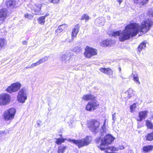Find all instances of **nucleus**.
Wrapping results in <instances>:
<instances>
[{"label":"nucleus","instance_id":"obj_1","mask_svg":"<svg viewBox=\"0 0 153 153\" xmlns=\"http://www.w3.org/2000/svg\"><path fill=\"white\" fill-rule=\"evenodd\" d=\"M130 25L134 36L139 32L144 33L148 32L153 25V21L151 19H148L143 21L141 26L136 23H131Z\"/></svg>","mask_w":153,"mask_h":153},{"label":"nucleus","instance_id":"obj_2","mask_svg":"<svg viewBox=\"0 0 153 153\" xmlns=\"http://www.w3.org/2000/svg\"><path fill=\"white\" fill-rule=\"evenodd\" d=\"M130 24L128 25L123 31H117L111 32V35L114 37L119 36L120 41H123L128 39L130 37L134 36Z\"/></svg>","mask_w":153,"mask_h":153},{"label":"nucleus","instance_id":"obj_3","mask_svg":"<svg viewBox=\"0 0 153 153\" xmlns=\"http://www.w3.org/2000/svg\"><path fill=\"white\" fill-rule=\"evenodd\" d=\"M114 138L111 135L108 134L106 135L104 138L101 137L98 138L96 140V142L98 144V146L101 150H104L105 148L102 146H107L110 144L114 140Z\"/></svg>","mask_w":153,"mask_h":153},{"label":"nucleus","instance_id":"obj_4","mask_svg":"<svg viewBox=\"0 0 153 153\" xmlns=\"http://www.w3.org/2000/svg\"><path fill=\"white\" fill-rule=\"evenodd\" d=\"M27 89L23 88L19 90L17 96V100L21 103H24L27 99Z\"/></svg>","mask_w":153,"mask_h":153},{"label":"nucleus","instance_id":"obj_5","mask_svg":"<svg viewBox=\"0 0 153 153\" xmlns=\"http://www.w3.org/2000/svg\"><path fill=\"white\" fill-rule=\"evenodd\" d=\"M16 110L14 108H11L5 111L3 116L6 121H11L14 117Z\"/></svg>","mask_w":153,"mask_h":153},{"label":"nucleus","instance_id":"obj_6","mask_svg":"<svg viewBox=\"0 0 153 153\" xmlns=\"http://www.w3.org/2000/svg\"><path fill=\"white\" fill-rule=\"evenodd\" d=\"M97 53V49L87 46L85 49L84 55L87 58H90L92 56L96 55Z\"/></svg>","mask_w":153,"mask_h":153},{"label":"nucleus","instance_id":"obj_7","mask_svg":"<svg viewBox=\"0 0 153 153\" xmlns=\"http://www.w3.org/2000/svg\"><path fill=\"white\" fill-rule=\"evenodd\" d=\"M21 85L19 82L14 83L9 86L7 89V91L10 93L17 91L20 89Z\"/></svg>","mask_w":153,"mask_h":153},{"label":"nucleus","instance_id":"obj_8","mask_svg":"<svg viewBox=\"0 0 153 153\" xmlns=\"http://www.w3.org/2000/svg\"><path fill=\"white\" fill-rule=\"evenodd\" d=\"M10 101V97L8 94H3L0 95V105H5L9 103Z\"/></svg>","mask_w":153,"mask_h":153},{"label":"nucleus","instance_id":"obj_9","mask_svg":"<svg viewBox=\"0 0 153 153\" xmlns=\"http://www.w3.org/2000/svg\"><path fill=\"white\" fill-rule=\"evenodd\" d=\"M99 104L95 101L88 102L86 105L85 109L87 111H94L97 108Z\"/></svg>","mask_w":153,"mask_h":153},{"label":"nucleus","instance_id":"obj_10","mask_svg":"<svg viewBox=\"0 0 153 153\" xmlns=\"http://www.w3.org/2000/svg\"><path fill=\"white\" fill-rule=\"evenodd\" d=\"M99 123L96 120H92L88 122V127L92 131H96L98 129Z\"/></svg>","mask_w":153,"mask_h":153},{"label":"nucleus","instance_id":"obj_11","mask_svg":"<svg viewBox=\"0 0 153 153\" xmlns=\"http://www.w3.org/2000/svg\"><path fill=\"white\" fill-rule=\"evenodd\" d=\"M148 111L146 110L140 111L136 119L137 121H140L145 120L148 116Z\"/></svg>","mask_w":153,"mask_h":153},{"label":"nucleus","instance_id":"obj_12","mask_svg":"<svg viewBox=\"0 0 153 153\" xmlns=\"http://www.w3.org/2000/svg\"><path fill=\"white\" fill-rule=\"evenodd\" d=\"M7 11L6 8L0 7V22L2 23L6 19L7 16Z\"/></svg>","mask_w":153,"mask_h":153},{"label":"nucleus","instance_id":"obj_13","mask_svg":"<svg viewBox=\"0 0 153 153\" xmlns=\"http://www.w3.org/2000/svg\"><path fill=\"white\" fill-rule=\"evenodd\" d=\"M42 6V4H35L34 7L33 8H31L32 13L36 15L40 14V10Z\"/></svg>","mask_w":153,"mask_h":153},{"label":"nucleus","instance_id":"obj_14","mask_svg":"<svg viewBox=\"0 0 153 153\" xmlns=\"http://www.w3.org/2000/svg\"><path fill=\"white\" fill-rule=\"evenodd\" d=\"M68 141L75 144L76 146H77L79 148L83 147L81 139L76 140L69 139L68 140Z\"/></svg>","mask_w":153,"mask_h":153},{"label":"nucleus","instance_id":"obj_15","mask_svg":"<svg viewBox=\"0 0 153 153\" xmlns=\"http://www.w3.org/2000/svg\"><path fill=\"white\" fill-rule=\"evenodd\" d=\"M79 26L78 25H76L73 28L71 32V39L73 40L75 37L79 32Z\"/></svg>","mask_w":153,"mask_h":153},{"label":"nucleus","instance_id":"obj_16","mask_svg":"<svg viewBox=\"0 0 153 153\" xmlns=\"http://www.w3.org/2000/svg\"><path fill=\"white\" fill-rule=\"evenodd\" d=\"M68 27L66 24H64L58 26L56 30V35H58L59 33L66 29Z\"/></svg>","mask_w":153,"mask_h":153},{"label":"nucleus","instance_id":"obj_17","mask_svg":"<svg viewBox=\"0 0 153 153\" xmlns=\"http://www.w3.org/2000/svg\"><path fill=\"white\" fill-rule=\"evenodd\" d=\"M83 147L89 145L91 141V137L87 136L85 138L81 139Z\"/></svg>","mask_w":153,"mask_h":153},{"label":"nucleus","instance_id":"obj_18","mask_svg":"<svg viewBox=\"0 0 153 153\" xmlns=\"http://www.w3.org/2000/svg\"><path fill=\"white\" fill-rule=\"evenodd\" d=\"M105 19L104 17H100L97 19L95 21V23L100 26L103 25H104Z\"/></svg>","mask_w":153,"mask_h":153},{"label":"nucleus","instance_id":"obj_19","mask_svg":"<svg viewBox=\"0 0 153 153\" xmlns=\"http://www.w3.org/2000/svg\"><path fill=\"white\" fill-rule=\"evenodd\" d=\"M100 70L101 72L107 75H111L113 74L112 71L109 68H102L100 69Z\"/></svg>","mask_w":153,"mask_h":153},{"label":"nucleus","instance_id":"obj_20","mask_svg":"<svg viewBox=\"0 0 153 153\" xmlns=\"http://www.w3.org/2000/svg\"><path fill=\"white\" fill-rule=\"evenodd\" d=\"M106 121V120H105L104 123L100 130V133L102 135H104L106 133V132L107 131V126L105 124Z\"/></svg>","mask_w":153,"mask_h":153},{"label":"nucleus","instance_id":"obj_21","mask_svg":"<svg viewBox=\"0 0 153 153\" xmlns=\"http://www.w3.org/2000/svg\"><path fill=\"white\" fill-rule=\"evenodd\" d=\"M112 40L110 39H108L101 42V45L103 47L107 46L111 44Z\"/></svg>","mask_w":153,"mask_h":153},{"label":"nucleus","instance_id":"obj_22","mask_svg":"<svg viewBox=\"0 0 153 153\" xmlns=\"http://www.w3.org/2000/svg\"><path fill=\"white\" fill-rule=\"evenodd\" d=\"M49 15V13H47L45 15L39 17L38 19V22L41 25H44L45 22V18Z\"/></svg>","mask_w":153,"mask_h":153},{"label":"nucleus","instance_id":"obj_23","mask_svg":"<svg viewBox=\"0 0 153 153\" xmlns=\"http://www.w3.org/2000/svg\"><path fill=\"white\" fill-rule=\"evenodd\" d=\"M16 1L15 0H9L6 3L7 7H10L11 8H13L16 5Z\"/></svg>","mask_w":153,"mask_h":153},{"label":"nucleus","instance_id":"obj_24","mask_svg":"<svg viewBox=\"0 0 153 153\" xmlns=\"http://www.w3.org/2000/svg\"><path fill=\"white\" fill-rule=\"evenodd\" d=\"M94 97V96L91 94H85L84 95L82 99L84 100L88 101L90 100H93Z\"/></svg>","mask_w":153,"mask_h":153},{"label":"nucleus","instance_id":"obj_25","mask_svg":"<svg viewBox=\"0 0 153 153\" xmlns=\"http://www.w3.org/2000/svg\"><path fill=\"white\" fill-rule=\"evenodd\" d=\"M134 2L136 4L141 5L146 4L149 0H133Z\"/></svg>","mask_w":153,"mask_h":153},{"label":"nucleus","instance_id":"obj_26","mask_svg":"<svg viewBox=\"0 0 153 153\" xmlns=\"http://www.w3.org/2000/svg\"><path fill=\"white\" fill-rule=\"evenodd\" d=\"M153 146L149 145L143 147V150L145 152H148L152 150Z\"/></svg>","mask_w":153,"mask_h":153},{"label":"nucleus","instance_id":"obj_27","mask_svg":"<svg viewBox=\"0 0 153 153\" xmlns=\"http://www.w3.org/2000/svg\"><path fill=\"white\" fill-rule=\"evenodd\" d=\"M126 94L128 95V97L129 98L134 96L135 94L134 92L131 88L129 89L126 92Z\"/></svg>","mask_w":153,"mask_h":153},{"label":"nucleus","instance_id":"obj_28","mask_svg":"<svg viewBox=\"0 0 153 153\" xmlns=\"http://www.w3.org/2000/svg\"><path fill=\"white\" fill-rule=\"evenodd\" d=\"M6 42L4 39L0 38V50L4 47Z\"/></svg>","mask_w":153,"mask_h":153},{"label":"nucleus","instance_id":"obj_29","mask_svg":"<svg viewBox=\"0 0 153 153\" xmlns=\"http://www.w3.org/2000/svg\"><path fill=\"white\" fill-rule=\"evenodd\" d=\"M146 124L148 128L153 129V124L151 121L148 120H146Z\"/></svg>","mask_w":153,"mask_h":153},{"label":"nucleus","instance_id":"obj_30","mask_svg":"<svg viewBox=\"0 0 153 153\" xmlns=\"http://www.w3.org/2000/svg\"><path fill=\"white\" fill-rule=\"evenodd\" d=\"M132 77L133 78V80L138 85L140 84V82L139 81V78L138 75L137 74H132Z\"/></svg>","mask_w":153,"mask_h":153},{"label":"nucleus","instance_id":"obj_31","mask_svg":"<svg viewBox=\"0 0 153 153\" xmlns=\"http://www.w3.org/2000/svg\"><path fill=\"white\" fill-rule=\"evenodd\" d=\"M146 140L151 141L153 140V131L152 132L148 134L145 136Z\"/></svg>","mask_w":153,"mask_h":153},{"label":"nucleus","instance_id":"obj_32","mask_svg":"<svg viewBox=\"0 0 153 153\" xmlns=\"http://www.w3.org/2000/svg\"><path fill=\"white\" fill-rule=\"evenodd\" d=\"M70 55L67 53H65L62 55L61 58V60L62 61H65L66 60L68 59L69 58Z\"/></svg>","mask_w":153,"mask_h":153},{"label":"nucleus","instance_id":"obj_33","mask_svg":"<svg viewBox=\"0 0 153 153\" xmlns=\"http://www.w3.org/2000/svg\"><path fill=\"white\" fill-rule=\"evenodd\" d=\"M146 43L144 42L141 43L138 47V51L140 53L141 51L143 49H144L146 46Z\"/></svg>","mask_w":153,"mask_h":153},{"label":"nucleus","instance_id":"obj_34","mask_svg":"<svg viewBox=\"0 0 153 153\" xmlns=\"http://www.w3.org/2000/svg\"><path fill=\"white\" fill-rule=\"evenodd\" d=\"M49 56H45L39 59L38 61L40 64H42L47 61L49 58Z\"/></svg>","mask_w":153,"mask_h":153},{"label":"nucleus","instance_id":"obj_35","mask_svg":"<svg viewBox=\"0 0 153 153\" xmlns=\"http://www.w3.org/2000/svg\"><path fill=\"white\" fill-rule=\"evenodd\" d=\"M125 148V147L123 145L119 146L117 147H112L111 150L114 151H117L119 150H123Z\"/></svg>","mask_w":153,"mask_h":153},{"label":"nucleus","instance_id":"obj_36","mask_svg":"<svg viewBox=\"0 0 153 153\" xmlns=\"http://www.w3.org/2000/svg\"><path fill=\"white\" fill-rule=\"evenodd\" d=\"M66 148V146H59L58 149V153H64Z\"/></svg>","mask_w":153,"mask_h":153},{"label":"nucleus","instance_id":"obj_37","mask_svg":"<svg viewBox=\"0 0 153 153\" xmlns=\"http://www.w3.org/2000/svg\"><path fill=\"white\" fill-rule=\"evenodd\" d=\"M56 143L58 145L64 142L65 140L66 139H64L63 138H56Z\"/></svg>","mask_w":153,"mask_h":153},{"label":"nucleus","instance_id":"obj_38","mask_svg":"<svg viewBox=\"0 0 153 153\" xmlns=\"http://www.w3.org/2000/svg\"><path fill=\"white\" fill-rule=\"evenodd\" d=\"M40 65L39 62L38 61L37 62L31 64L30 65L28 66H26V68H33L34 67Z\"/></svg>","mask_w":153,"mask_h":153},{"label":"nucleus","instance_id":"obj_39","mask_svg":"<svg viewBox=\"0 0 153 153\" xmlns=\"http://www.w3.org/2000/svg\"><path fill=\"white\" fill-rule=\"evenodd\" d=\"M89 19V17L87 14H84L82 16L81 20H85V22L88 21Z\"/></svg>","mask_w":153,"mask_h":153},{"label":"nucleus","instance_id":"obj_40","mask_svg":"<svg viewBox=\"0 0 153 153\" xmlns=\"http://www.w3.org/2000/svg\"><path fill=\"white\" fill-rule=\"evenodd\" d=\"M148 15L150 17H153V7L149 9Z\"/></svg>","mask_w":153,"mask_h":153},{"label":"nucleus","instance_id":"obj_41","mask_svg":"<svg viewBox=\"0 0 153 153\" xmlns=\"http://www.w3.org/2000/svg\"><path fill=\"white\" fill-rule=\"evenodd\" d=\"M136 108V105L135 104H134L130 106V111L132 113H134L135 111V109Z\"/></svg>","mask_w":153,"mask_h":153},{"label":"nucleus","instance_id":"obj_42","mask_svg":"<svg viewBox=\"0 0 153 153\" xmlns=\"http://www.w3.org/2000/svg\"><path fill=\"white\" fill-rule=\"evenodd\" d=\"M25 16L26 18L30 19L33 18V16L30 14L27 13L25 14Z\"/></svg>","mask_w":153,"mask_h":153},{"label":"nucleus","instance_id":"obj_43","mask_svg":"<svg viewBox=\"0 0 153 153\" xmlns=\"http://www.w3.org/2000/svg\"><path fill=\"white\" fill-rule=\"evenodd\" d=\"M49 1L53 4L58 3L59 1V0H49Z\"/></svg>","mask_w":153,"mask_h":153},{"label":"nucleus","instance_id":"obj_44","mask_svg":"<svg viewBox=\"0 0 153 153\" xmlns=\"http://www.w3.org/2000/svg\"><path fill=\"white\" fill-rule=\"evenodd\" d=\"M115 113H114V114L112 115V120L113 121L112 122V123H114L116 120V116L115 115Z\"/></svg>","mask_w":153,"mask_h":153},{"label":"nucleus","instance_id":"obj_45","mask_svg":"<svg viewBox=\"0 0 153 153\" xmlns=\"http://www.w3.org/2000/svg\"><path fill=\"white\" fill-rule=\"evenodd\" d=\"M27 43V42L26 41H24L22 42V44L23 45H26Z\"/></svg>","mask_w":153,"mask_h":153},{"label":"nucleus","instance_id":"obj_46","mask_svg":"<svg viewBox=\"0 0 153 153\" xmlns=\"http://www.w3.org/2000/svg\"><path fill=\"white\" fill-rule=\"evenodd\" d=\"M76 48H75L74 49H73V50H72L74 52H77V51H76V50H75V49H76Z\"/></svg>","mask_w":153,"mask_h":153},{"label":"nucleus","instance_id":"obj_47","mask_svg":"<svg viewBox=\"0 0 153 153\" xmlns=\"http://www.w3.org/2000/svg\"><path fill=\"white\" fill-rule=\"evenodd\" d=\"M123 0H118V1L119 3L120 4L123 1Z\"/></svg>","mask_w":153,"mask_h":153},{"label":"nucleus","instance_id":"obj_48","mask_svg":"<svg viewBox=\"0 0 153 153\" xmlns=\"http://www.w3.org/2000/svg\"><path fill=\"white\" fill-rule=\"evenodd\" d=\"M141 126H140L138 124V128H139V127H140Z\"/></svg>","mask_w":153,"mask_h":153},{"label":"nucleus","instance_id":"obj_49","mask_svg":"<svg viewBox=\"0 0 153 153\" xmlns=\"http://www.w3.org/2000/svg\"><path fill=\"white\" fill-rule=\"evenodd\" d=\"M119 70H120V71H121V68H120Z\"/></svg>","mask_w":153,"mask_h":153}]
</instances>
